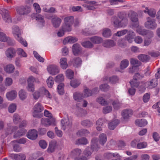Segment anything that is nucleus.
Wrapping results in <instances>:
<instances>
[{"instance_id":"obj_20","label":"nucleus","mask_w":160,"mask_h":160,"mask_svg":"<svg viewBox=\"0 0 160 160\" xmlns=\"http://www.w3.org/2000/svg\"><path fill=\"white\" fill-rule=\"evenodd\" d=\"M82 151L81 149L77 148L73 149L71 152L70 155L72 158L74 159L76 157H78L82 154Z\"/></svg>"},{"instance_id":"obj_24","label":"nucleus","mask_w":160,"mask_h":160,"mask_svg":"<svg viewBox=\"0 0 160 160\" xmlns=\"http://www.w3.org/2000/svg\"><path fill=\"white\" fill-rule=\"evenodd\" d=\"M78 40V39L75 37L72 36L68 37L64 39L63 42L64 44L67 43H72L75 42Z\"/></svg>"},{"instance_id":"obj_57","label":"nucleus","mask_w":160,"mask_h":160,"mask_svg":"<svg viewBox=\"0 0 160 160\" xmlns=\"http://www.w3.org/2000/svg\"><path fill=\"white\" fill-rule=\"evenodd\" d=\"M81 124L84 126L88 127H90L92 125V123L88 120H85L82 121L81 122Z\"/></svg>"},{"instance_id":"obj_29","label":"nucleus","mask_w":160,"mask_h":160,"mask_svg":"<svg viewBox=\"0 0 160 160\" xmlns=\"http://www.w3.org/2000/svg\"><path fill=\"white\" fill-rule=\"evenodd\" d=\"M63 21L65 23L72 26L74 21V17L72 16H67L64 18Z\"/></svg>"},{"instance_id":"obj_52","label":"nucleus","mask_w":160,"mask_h":160,"mask_svg":"<svg viewBox=\"0 0 160 160\" xmlns=\"http://www.w3.org/2000/svg\"><path fill=\"white\" fill-rule=\"evenodd\" d=\"M80 84L79 80L76 79H74L71 81L70 84L71 86L74 88H76Z\"/></svg>"},{"instance_id":"obj_26","label":"nucleus","mask_w":160,"mask_h":160,"mask_svg":"<svg viewBox=\"0 0 160 160\" xmlns=\"http://www.w3.org/2000/svg\"><path fill=\"white\" fill-rule=\"evenodd\" d=\"M32 18L41 23L42 24H43L44 22L43 17L41 14H37V13H33L32 14Z\"/></svg>"},{"instance_id":"obj_22","label":"nucleus","mask_w":160,"mask_h":160,"mask_svg":"<svg viewBox=\"0 0 160 160\" xmlns=\"http://www.w3.org/2000/svg\"><path fill=\"white\" fill-rule=\"evenodd\" d=\"M158 80L157 79H152L150 82H147L145 83V86L147 88H152L155 87L158 85Z\"/></svg>"},{"instance_id":"obj_11","label":"nucleus","mask_w":160,"mask_h":160,"mask_svg":"<svg viewBox=\"0 0 160 160\" xmlns=\"http://www.w3.org/2000/svg\"><path fill=\"white\" fill-rule=\"evenodd\" d=\"M27 136L30 139L35 140L38 136V132L36 130L34 129L31 130L28 132Z\"/></svg>"},{"instance_id":"obj_6","label":"nucleus","mask_w":160,"mask_h":160,"mask_svg":"<svg viewBox=\"0 0 160 160\" xmlns=\"http://www.w3.org/2000/svg\"><path fill=\"white\" fill-rule=\"evenodd\" d=\"M0 13L2 15L3 20L8 23L12 22L11 18L8 14V11L4 8L0 10Z\"/></svg>"},{"instance_id":"obj_40","label":"nucleus","mask_w":160,"mask_h":160,"mask_svg":"<svg viewBox=\"0 0 160 160\" xmlns=\"http://www.w3.org/2000/svg\"><path fill=\"white\" fill-rule=\"evenodd\" d=\"M138 59L143 62H147L150 59V57L147 55L141 54L138 56Z\"/></svg>"},{"instance_id":"obj_36","label":"nucleus","mask_w":160,"mask_h":160,"mask_svg":"<svg viewBox=\"0 0 160 160\" xmlns=\"http://www.w3.org/2000/svg\"><path fill=\"white\" fill-rule=\"evenodd\" d=\"M64 84L63 83H60L58 86L57 90V91L59 94L60 95H62L64 93Z\"/></svg>"},{"instance_id":"obj_10","label":"nucleus","mask_w":160,"mask_h":160,"mask_svg":"<svg viewBox=\"0 0 160 160\" xmlns=\"http://www.w3.org/2000/svg\"><path fill=\"white\" fill-rule=\"evenodd\" d=\"M137 31L139 34L142 35H146L147 37L149 38H151L153 36V33L152 31L139 29H138Z\"/></svg>"},{"instance_id":"obj_44","label":"nucleus","mask_w":160,"mask_h":160,"mask_svg":"<svg viewBox=\"0 0 160 160\" xmlns=\"http://www.w3.org/2000/svg\"><path fill=\"white\" fill-rule=\"evenodd\" d=\"M41 123L44 126H48L51 124V120L47 118H42L41 120Z\"/></svg>"},{"instance_id":"obj_27","label":"nucleus","mask_w":160,"mask_h":160,"mask_svg":"<svg viewBox=\"0 0 160 160\" xmlns=\"http://www.w3.org/2000/svg\"><path fill=\"white\" fill-rule=\"evenodd\" d=\"M4 69L6 72L8 73H12L14 71L15 67L13 65L10 64L5 67Z\"/></svg>"},{"instance_id":"obj_63","label":"nucleus","mask_w":160,"mask_h":160,"mask_svg":"<svg viewBox=\"0 0 160 160\" xmlns=\"http://www.w3.org/2000/svg\"><path fill=\"white\" fill-rule=\"evenodd\" d=\"M128 32V30L127 29H124L117 32L116 33H115V35L117 36L121 37L124 35Z\"/></svg>"},{"instance_id":"obj_60","label":"nucleus","mask_w":160,"mask_h":160,"mask_svg":"<svg viewBox=\"0 0 160 160\" xmlns=\"http://www.w3.org/2000/svg\"><path fill=\"white\" fill-rule=\"evenodd\" d=\"M81 44L83 47L86 48H90L93 47V44L89 41L84 42Z\"/></svg>"},{"instance_id":"obj_2","label":"nucleus","mask_w":160,"mask_h":160,"mask_svg":"<svg viewBox=\"0 0 160 160\" xmlns=\"http://www.w3.org/2000/svg\"><path fill=\"white\" fill-rule=\"evenodd\" d=\"M97 138H94L91 141V148L87 147L83 151V154L88 160L90 158L92 154V151H97L99 148V147L97 144Z\"/></svg>"},{"instance_id":"obj_38","label":"nucleus","mask_w":160,"mask_h":160,"mask_svg":"<svg viewBox=\"0 0 160 160\" xmlns=\"http://www.w3.org/2000/svg\"><path fill=\"white\" fill-rule=\"evenodd\" d=\"M21 129L19 130L18 132L14 135V137L15 138H16L24 135L26 132V130L24 128H20Z\"/></svg>"},{"instance_id":"obj_47","label":"nucleus","mask_w":160,"mask_h":160,"mask_svg":"<svg viewBox=\"0 0 160 160\" xmlns=\"http://www.w3.org/2000/svg\"><path fill=\"white\" fill-rule=\"evenodd\" d=\"M130 83L131 87H134V88H138L140 85V83L138 81L136 78H133L130 82Z\"/></svg>"},{"instance_id":"obj_7","label":"nucleus","mask_w":160,"mask_h":160,"mask_svg":"<svg viewBox=\"0 0 160 160\" xmlns=\"http://www.w3.org/2000/svg\"><path fill=\"white\" fill-rule=\"evenodd\" d=\"M18 13L21 15H26L29 14L31 11L30 7L27 5L22 6L17 9Z\"/></svg>"},{"instance_id":"obj_41","label":"nucleus","mask_w":160,"mask_h":160,"mask_svg":"<svg viewBox=\"0 0 160 160\" xmlns=\"http://www.w3.org/2000/svg\"><path fill=\"white\" fill-rule=\"evenodd\" d=\"M129 62L127 59H124L122 60L120 64V68L123 70L126 68L129 65Z\"/></svg>"},{"instance_id":"obj_16","label":"nucleus","mask_w":160,"mask_h":160,"mask_svg":"<svg viewBox=\"0 0 160 160\" xmlns=\"http://www.w3.org/2000/svg\"><path fill=\"white\" fill-rule=\"evenodd\" d=\"M128 16L132 22L136 23V26L137 27L138 26V19L137 13L133 11H130L128 13Z\"/></svg>"},{"instance_id":"obj_58","label":"nucleus","mask_w":160,"mask_h":160,"mask_svg":"<svg viewBox=\"0 0 160 160\" xmlns=\"http://www.w3.org/2000/svg\"><path fill=\"white\" fill-rule=\"evenodd\" d=\"M131 64L134 65L133 66L136 67L139 66L141 64V62L137 59L134 58H132L130 59Z\"/></svg>"},{"instance_id":"obj_53","label":"nucleus","mask_w":160,"mask_h":160,"mask_svg":"<svg viewBox=\"0 0 160 160\" xmlns=\"http://www.w3.org/2000/svg\"><path fill=\"white\" fill-rule=\"evenodd\" d=\"M61 28L65 32H70L72 30L71 26L68 24H66L64 23L62 25Z\"/></svg>"},{"instance_id":"obj_42","label":"nucleus","mask_w":160,"mask_h":160,"mask_svg":"<svg viewBox=\"0 0 160 160\" xmlns=\"http://www.w3.org/2000/svg\"><path fill=\"white\" fill-rule=\"evenodd\" d=\"M103 123V120L99 119L97 120L96 123V128L97 129L100 131L102 130V127Z\"/></svg>"},{"instance_id":"obj_21","label":"nucleus","mask_w":160,"mask_h":160,"mask_svg":"<svg viewBox=\"0 0 160 160\" xmlns=\"http://www.w3.org/2000/svg\"><path fill=\"white\" fill-rule=\"evenodd\" d=\"M135 33L132 31H129L128 34L125 37V40L128 41L129 43H132L133 42V39L135 36Z\"/></svg>"},{"instance_id":"obj_17","label":"nucleus","mask_w":160,"mask_h":160,"mask_svg":"<svg viewBox=\"0 0 160 160\" xmlns=\"http://www.w3.org/2000/svg\"><path fill=\"white\" fill-rule=\"evenodd\" d=\"M58 144L56 141H52L49 143V147L47 150V152L49 153L54 152Z\"/></svg>"},{"instance_id":"obj_31","label":"nucleus","mask_w":160,"mask_h":160,"mask_svg":"<svg viewBox=\"0 0 160 160\" xmlns=\"http://www.w3.org/2000/svg\"><path fill=\"white\" fill-rule=\"evenodd\" d=\"M135 123L136 125L139 127H143L147 124L148 122L145 119H137L135 121Z\"/></svg>"},{"instance_id":"obj_51","label":"nucleus","mask_w":160,"mask_h":160,"mask_svg":"<svg viewBox=\"0 0 160 160\" xmlns=\"http://www.w3.org/2000/svg\"><path fill=\"white\" fill-rule=\"evenodd\" d=\"M102 34L104 37L108 38L111 35V30L108 28L104 29L102 30Z\"/></svg>"},{"instance_id":"obj_19","label":"nucleus","mask_w":160,"mask_h":160,"mask_svg":"<svg viewBox=\"0 0 160 160\" xmlns=\"http://www.w3.org/2000/svg\"><path fill=\"white\" fill-rule=\"evenodd\" d=\"M74 100L76 102H80L84 98L83 96V94L79 92H74L73 95Z\"/></svg>"},{"instance_id":"obj_4","label":"nucleus","mask_w":160,"mask_h":160,"mask_svg":"<svg viewBox=\"0 0 160 160\" xmlns=\"http://www.w3.org/2000/svg\"><path fill=\"white\" fill-rule=\"evenodd\" d=\"M12 33L16 39L24 47H27V43L25 40L22 38L21 36L20 29L18 27L15 26L12 28Z\"/></svg>"},{"instance_id":"obj_45","label":"nucleus","mask_w":160,"mask_h":160,"mask_svg":"<svg viewBox=\"0 0 160 160\" xmlns=\"http://www.w3.org/2000/svg\"><path fill=\"white\" fill-rule=\"evenodd\" d=\"M18 128L16 126L10 127L7 128L5 130L6 135L9 134H11L12 133L17 129Z\"/></svg>"},{"instance_id":"obj_5","label":"nucleus","mask_w":160,"mask_h":160,"mask_svg":"<svg viewBox=\"0 0 160 160\" xmlns=\"http://www.w3.org/2000/svg\"><path fill=\"white\" fill-rule=\"evenodd\" d=\"M61 122L62 128L64 130L66 129L69 130L71 127L72 122L68 117L62 119Z\"/></svg>"},{"instance_id":"obj_8","label":"nucleus","mask_w":160,"mask_h":160,"mask_svg":"<svg viewBox=\"0 0 160 160\" xmlns=\"http://www.w3.org/2000/svg\"><path fill=\"white\" fill-rule=\"evenodd\" d=\"M145 26L146 28L152 29H155L157 27L155 20L149 18H147V21L145 23Z\"/></svg>"},{"instance_id":"obj_13","label":"nucleus","mask_w":160,"mask_h":160,"mask_svg":"<svg viewBox=\"0 0 160 160\" xmlns=\"http://www.w3.org/2000/svg\"><path fill=\"white\" fill-rule=\"evenodd\" d=\"M18 93L15 90H12L7 92L6 94V97L10 101H12L15 99L17 96Z\"/></svg>"},{"instance_id":"obj_49","label":"nucleus","mask_w":160,"mask_h":160,"mask_svg":"<svg viewBox=\"0 0 160 160\" xmlns=\"http://www.w3.org/2000/svg\"><path fill=\"white\" fill-rule=\"evenodd\" d=\"M83 92V96L84 98L90 96L92 94V91L87 88L84 89Z\"/></svg>"},{"instance_id":"obj_39","label":"nucleus","mask_w":160,"mask_h":160,"mask_svg":"<svg viewBox=\"0 0 160 160\" xmlns=\"http://www.w3.org/2000/svg\"><path fill=\"white\" fill-rule=\"evenodd\" d=\"M91 41L93 43L98 44L101 42L102 41V38L100 37L94 36L90 38Z\"/></svg>"},{"instance_id":"obj_12","label":"nucleus","mask_w":160,"mask_h":160,"mask_svg":"<svg viewBox=\"0 0 160 160\" xmlns=\"http://www.w3.org/2000/svg\"><path fill=\"white\" fill-rule=\"evenodd\" d=\"M44 90V87H42L34 92L32 94L33 99L35 100L38 99L40 97L43 95Z\"/></svg>"},{"instance_id":"obj_37","label":"nucleus","mask_w":160,"mask_h":160,"mask_svg":"<svg viewBox=\"0 0 160 160\" xmlns=\"http://www.w3.org/2000/svg\"><path fill=\"white\" fill-rule=\"evenodd\" d=\"M18 95L20 99L22 101L25 100L27 96V92L25 90L22 89L19 91L18 92Z\"/></svg>"},{"instance_id":"obj_25","label":"nucleus","mask_w":160,"mask_h":160,"mask_svg":"<svg viewBox=\"0 0 160 160\" xmlns=\"http://www.w3.org/2000/svg\"><path fill=\"white\" fill-rule=\"evenodd\" d=\"M73 53L75 55L78 54L81 50L80 45L78 43H75L73 45L72 47Z\"/></svg>"},{"instance_id":"obj_46","label":"nucleus","mask_w":160,"mask_h":160,"mask_svg":"<svg viewBox=\"0 0 160 160\" xmlns=\"http://www.w3.org/2000/svg\"><path fill=\"white\" fill-rule=\"evenodd\" d=\"M47 85L48 88H52L54 84V81L53 78L51 76H50L46 80Z\"/></svg>"},{"instance_id":"obj_9","label":"nucleus","mask_w":160,"mask_h":160,"mask_svg":"<svg viewBox=\"0 0 160 160\" xmlns=\"http://www.w3.org/2000/svg\"><path fill=\"white\" fill-rule=\"evenodd\" d=\"M47 69L48 72L52 75H56L59 72L58 67L55 65H50L48 66Z\"/></svg>"},{"instance_id":"obj_28","label":"nucleus","mask_w":160,"mask_h":160,"mask_svg":"<svg viewBox=\"0 0 160 160\" xmlns=\"http://www.w3.org/2000/svg\"><path fill=\"white\" fill-rule=\"evenodd\" d=\"M122 115L124 119H127L132 115V111L130 109H125L122 111Z\"/></svg>"},{"instance_id":"obj_34","label":"nucleus","mask_w":160,"mask_h":160,"mask_svg":"<svg viewBox=\"0 0 160 160\" xmlns=\"http://www.w3.org/2000/svg\"><path fill=\"white\" fill-rule=\"evenodd\" d=\"M107 136L104 133L101 134L99 137V142L100 144L103 145L107 141Z\"/></svg>"},{"instance_id":"obj_54","label":"nucleus","mask_w":160,"mask_h":160,"mask_svg":"<svg viewBox=\"0 0 160 160\" xmlns=\"http://www.w3.org/2000/svg\"><path fill=\"white\" fill-rule=\"evenodd\" d=\"M82 61L79 58H75L73 62V65L75 67L78 68L80 67L82 63Z\"/></svg>"},{"instance_id":"obj_59","label":"nucleus","mask_w":160,"mask_h":160,"mask_svg":"<svg viewBox=\"0 0 160 160\" xmlns=\"http://www.w3.org/2000/svg\"><path fill=\"white\" fill-rule=\"evenodd\" d=\"M66 77L68 78L71 79L73 76V72L71 69H67L65 72Z\"/></svg>"},{"instance_id":"obj_61","label":"nucleus","mask_w":160,"mask_h":160,"mask_svg":"<svg viewBox=\"0 0 160 160\" xmlns=\"http://www.w3.org/2000/svg\"><path fill=\"white\" fill-rule=\"evenodd\" d=\"M64 80L63 75L60 74L56 76L55 80L56 82H60L63 81Z\"/></svg>"},{"instance_id":"obj_33","label":"nucleus","mask_w":160,"mask_h":160,"mask_svg":"<svg viewBox=\"0 0 160 160\" xmlns=\"http://www.w3.org/2000/svg\"><path fill=\"white\" fill-rule=\"evenodd\" d=\"M111 101L114 109L115 110L119 109L122 105L118 99L111 100Z\"/></svg>"},{"instance_id":"obj_62","label":"nucleus","mask_w":160,"mask_h":160,"mask_svg":"<svg viewBox=\"0 0 160 160\" xmlns=\"http://www.w3.org/2000/svg\"><path fill=\"white\" fill-rule=\"evenodd\" d=\"M17 53L19 55L24 58L27 57V54L25 52L24 50L22 48H18L17 49Z\"/></svg>"},{"instance_id":"obj_64","label":"nucleus","mask_w":160,"mask_h":160,"mask_svg":"<svg viewBox=\"0 0 160 160\" xmlns=\"http://www.w3.org/2000/svg\"><path fill=\"white\" fill-rule=\"evenodd\" d=\"M13 120L14 123L17 124L20 120V116L17 113H15L13 117Z\"/></svg>"},{"instance_id":"obj_35","label":"nucleus","mask_w":160,"mask_h":160,"mask_svg":"<svg viewBox=\"0 0 160 160\" xmlns=\"http://www.w3.org/2000/svg\"><path fill=\"white\" fill-rule=\"evenodd\" d=\"M88 140L85 138H82L78 139L75 141V143L76 145H80L81 144L85 145L88 143Z\"/></svg>"},{"instance_id":"obj_14","label":"nucleus","mask_w":160,"mask_h":160,"mask_svg":"<svg viewBox=\"0 0 160 160\" xmlns=\"http://www.w3.org/2000/svg\"><path fill=\"white\" fill-rule=\"evenodd\" d=\"M54 18L51 19V22L53 27L57 28L60 26L62 20L61 18L56 16H54Z\"/></svg>"},{"instance_id":"obj_32","label":"nucleus","mask_w":160,"mask_h":160,"mask_svg":"<svg viewBox=\"0 0 160 160\" xmlns=\"http://www.w3.org/2000/svg\"><path fill=\"white\" fill-rule=\"evenodd\" d=\"M60 64L61 67L63 69H66L68 66L67 60L66 58H62L60 60Z\"/></svg>"},{"instance_id":"obj_56","label":"nucleus","mask_w":160,"mask_h":160,"mask_svg":"<svg viewBox=\"0 0 160 160\" xmlns=\"http://www.w3.org/2000/svg\"><path fill=\"white\" fill-rule=\"evenodd\" d=\"M96 100L97 102L102 105H104L108 104L107 102L105 100L104 98L101 97H98Z\"/></svg>"},{"instance_id":"obj_50","label":"nucleus","mask_w":160,"mask_h":160,"mask_svg":"<svg viewBox=\"0 0 160 160\" xmlns=\"http://www.w3.org/2000/svg\"><path fill=\"white\" fill-rule=\"evenodd\" d=\"M89 5H86V7L88 10H93L95 9L96 2L95 1H90L88 2Z\"/></svg>"},{"instance_id":"obj_48","label":"nucleus","mask_w":160,"mask_h":160,"mask_svg":"<svg viewBox=\"0 0 160 160\" xmlns=\"http://www.w3.org/2000/svg\"><path fill=\"white\" fill-rule=\"evenodd\" d=\"M16 108V104L15 103H12L9 105L8 107V112L10 113H13L15 112Z\"/></svg>"},{"instance_id":"obj_3","label":"nucleus","mask_w":160,"mask_h":160,"mask_svg":"<svg viewBox=\"0 0 160 160\" xmlns=\"http://www.w3.org/2000/svg\"><path fill=\"white\" fill-rule=\"evenodd\" d=\"M44 108L42 104L39 102L36 103L33 106L32 109V115L33 117L40 118L43 114L42 112Z\"/></svg>"},{"instance_id":"obj_43","label":"nucleus","mask_w":160,"mask_h":160,"mask_svg":"<svg viewBox=\"0 0 160 160\" xmlns=\"http://www.w3.org/2000/svg\"><path fill=\"white\" fill-rule=\"evenodd\" d=\"M27 82L29 84H33V83L34 82L38 83H40V81L38 79H36L32 76H30L28 78Z\"/></svg>"},{"instance_id":"obj_18","label":"nucleus","mask_w":160,"mask_h":160,"mask_svg":"<svg viewBox=\"0 0 160 160\" xmlns=\"http://www.w3.org/2000/svg\"><path fill=\"white\" fill-rule=\"evenodd\" d=\"M0 41L3 42H8L10 45L12 41L9 37L2 32H0Z\"/></svg>"},{"instance_id":"obj_1","label":"nucleus","mask_w":160,"mask_h":160,"mask_svg":"<svg viewBox=\"0 0 160 160\" xmlns=\"http://www.w3.org/2000/svg\"><path fill=\"white\" fill-rule=\"evenodd\" d=\"M112 21L114 27L117 28L124 27L128 23V19L125 18L124 14L122 13L118 15V17H113Z\"/></svg>"},{"instance_id":"obj_23","label":"nucleus","mask_w":160,"mask_h":160,"mask_svg":"<svg viewBox=\"0 0 160 160\" xmlns=\"http://www.w3.org/2000/svg\"><path fill=\"white\" fill-rule=\"evenodd\" d=\"M119 122L120 121L118 119L112 121L108 123V128L110 130H114Z\"/></svg>"},{"instance_id":"obj_30","label":"nucleus","mask_w":160,"mask_h":160,"mask_svg":"<svg viewBox=\"0 0 160 160\" xmlns=\"http://www.w3.org/2000/svg\"><path fill=\"white\" fill-rule=\"evenodd\" d=\"M103 45L104 47L110 48L115 45L114 42L110 40H106L104 41Z\"/></svg>"},{"instance_id":"obj_55","label":"nucleus","mask_w":160,"mask_h":160,"mask_svg":"<svg viewBox=\"0 0 160 160\" xmlns=\"http://www.w3.org/2000/svg\"><path fill=\"white\" fill-rule=\"evenodd\" d=\"M4 84L6 86L9 87L11 86L13 83L12 79L9 77L6 78L4 80Z\"/></svg>"},{"instance_id":"obj_15","label":"nucleus","mask_w":160,"mask_h":160,"mask_svg":"<svg viewBox=\"0 0 160 160\" xmlns=\"http://www.w3.org/2000/svg\"><path fill=\"white\" fill-rule=\"evenodd\" d=\"M5 53L6 56L8 58L11 59L15 56L16 51L14 48H8L6 51Z\"/></svg>"}]
</instances>
